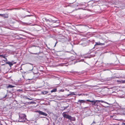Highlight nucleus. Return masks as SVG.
I'll list each match as a JSON object with an SVG mask.
<instances>
[{
    "label": "nucleus",
    "mask_w": 125,
    "mask_h": 125,
    "mask_svg": "<svg viewBox=\"0 0 125 125\" xmlns=\"http://www.w3.org/2000/svg\"><path fill=\"white\" fill-rule=\"evenodd\" d=\"M53 19L51 18L49 19H47L45 18H43L42 19L44 21H46V22H52L53 23H59V21L57 20H54V18H55L53 17Z\"/></svg>",
    "instance_id": "1"
},
{
    "label": "nucleus",
    "mask_w": 125,
    "mask_h": 125,
    "mask_svg": "<svg viewBox=\"0 0 125 125\" xmlns=\"http://www.w3.org/2000/svg\"><path fill=\"white\" fill-rule=\"evenodd\" d=\"M19 118L18 121L20 122H23L27 121L26 118V115L24 114H21L19 115Z\"/></svg>",
    "instance_id": "2"
},
{
    "label": "nucleus",
    "mask_w": 125,
    "mask_h": 125,
    "mask_svg": "<svg viewBox=\"0 0 125 125\" xmlns=\"http://www.w3.org/2000/svg\"><path fill=\"white\" fill-rule=\"evenodd\" d=\"M65 112H63L62 114V115L64 118H66L70 120V118H71V116L65 114Z\"/></svg>",
    "instance_id": "3"
},
{
    "label": "nucleus",
    "mask_w": 125,
    "mask_h": 125,
    "mask_svg": "<svg viewBox=\"0 0 125 125\" xmlns=\"http://www.w3.org/2000/svg\"><path fill=\"white\" fill-rule=\"evenodd\" d=\"M86 101L84 100H79L78 101V102L76 103L81 105V104L84 103Z\"/></svg>",
    "instance_id": "4"
},
{
    "label": "nucleus",
    "mask_w": 125,
    "mask_h": 125,
    "mask_svg": "<svg viewBox=\"0 0 125 125\" xmlns=\"http://www.w3.org/2000/svg\"><path fill=\"white\" fill-rule=\"evenodd\" d=\"M37 112H38L39 114L40 115H43L45 116H47V114L40 110L38 111Z\"/></svg>",
    "instance_id": "5"
},
{
    "label": "nucleus",
    "mask_w": 125,
    "mask_h": 125,
    "mask_svg": "<svg viewBox=\"0 0 125 125\" xmlns=\"http://www.w3.org/2000/svg\"><path fill=\"white\" fill-rule=\"evenodd\" d=\"M86 101L89 102H92V105L93 106H96V104L94 100L93 101H91L89 100H86Z\"/></svg>",
    "instance_id": "6"
},
{
    "label": "nucleus",
    "mask_w": 125,
    "mask_h": 125,
    "mask_svg": "<svg viewBox=\"0 0 125 125\" xmlns=\"http://www.w3.org/2000/svg\"><path fill=\"white\" fill-rule=\"evenodd\" d=\"M95 44L94 45V46H95L97 45H104V43H102L100 42H95Z\"/></svg>",
    "instance_id": "7"
},
{
    "label": "nucleus",
    "mask_w": 125,
    "mask_h": 125,
    "mask_svg": "<svg viewBox=\"0 0 125 125\" xmlns=\"http://www.w3.org/2000/svg\"><path fill=\"white\" fill-rule=\"evenodd\" d=\"M117 82L120 83H125V80H117Z\"/></svg>",
    "instance_id": "8"
},
{
    "label": "nucleus",
    "mask_w": 125,
    "mask_h": 125,
    "mask_svg": "<svg viewBox=\"0 0 125 125\" xmlns=\"http://www.w3.org/2000/svg\"><path fill=\"white\" fill-rule=\"evenodd\" d=\"M69 120H70V122L71 121H75V117H72L71 116V118H70Z\"/></svg>",
    "instance_id": "9"
},
{
    "label": "nucleus",
    "mask_w": 125,
    "mask_h": 125,
    "mask_svg": "<svg viewBox=\"0 0 125 125\" xmlns=\"http://www.w3.org/2000/svg\"><path fill=\"white\" fill-rule=\"evenodd\" d=\"M14 87L15 86H13L12 85L9 84V85L7 86V88H12Z\"/></svg>",
    "instance_id": "10"
},
{
    "label": "nucleus",
    "mask_w": 125,
    "mask_h": 125,
    "mask_svg": "<svg viewBox=\"0 0 125 125\" xmlns=\"http://www.w3.org/2000/svg\"><path fill=\"white\" fill-rule=\"evenodd\" d=\"M6 63L8 64L10 66H11L13 65V64L11 62H7Z\"/></svg>",
    "instance_id": "11"
},
{
    "label": "nucleus",
    "mask_w": 125,
    "mask_h": 125,
    "mask_svg": "<svg viewBox=\"0 0 125 125\" xmlns=\"http://www.w3.org/2000/svg\"><path fill=\"white\" fill-rule=\"evenodd\" d=\"M57 91V89L56 88H54L51 91V92L52 93L53 92H56Z\"/></svg>",
    "instance_id": "12"
},
{
    "label": "nucleus",
    "mask_w": 125,
    "mask_h": 125,
    "mask_svg": "<svg viewBox=\"0 0 125 125\" xmlns=\"http://www.w3.org/2000/svg\"><path fill=\"white\" fill-rule=\"evenodd\" d=\"M24 99H28L30 100H32V99L29 98L27 97L26 96H24L23 97Z\"/></svg>",
    "instance_id": "13"
},
{
    "label": "nucleus",
    "mask_w": 125,
    "mask_h": 125,
    "mask_svg": "<svg viewBox=\"0 0 125 125\" xmlns=\"http://www.w3.org/2000/svg\"><path fill=\"white\" fill-rule=\"evenodd\" d=\"M99 102H101L102 103H106V104H109L108 103H107V102H105V101H103V100H99Z\"/></svg>",
    "instance_id": "14"
},
{
    "label": "nucleus",
    "mask_w": 125,
    "mask_h": 125,
    "mask_svg": "<svg viewBox=\"0 0 125 125\" xmlns=\"http://www.w3.org/2000/svg\"><path fill=\"white\" fill-rule=\"evenodd\" d=\"M48 92L46 91H43L42 92L43 94H47L48 93Z\"/></svg>",
    "instance_id": "15"
},
{
    "label": "nucleus",
    "mask_w": 125,
    "mask_h": 125,
    "mask_svg": "<svg viewBox=\"0 0 125 125\" xmlns=\"http://www.w3.org/2000/svg\"><path fill=\"white\" fill-rule=\"evenodd\" d=\"M95 102L96 104V106H98L97 104L99 102V100H95Z\"/></svg>",
    "instance_id": "16"
},
{
    "label": "nucleus",
    "mask_w": 125,
    "mask_h": 125,
    "mask_svg": "<svg viewBox=\"0 0 125 125\" xmlns=\"http://www.w3.org/2000/svg\"><path fill=\"white\" fill-rule=\"evenodd\" d=\"M28 104H35V102H28Z\"/></svg>",
    "instance_id": "17"
},
{
    "label": "nucleus",
    "mask_w": 125,
    "mask_h": 125,
    "mask_svg": "<svg viewBox=\"0 0 125 125\" xmlns=\"http://www.w3.org/2000/svg\"><path fill=\"white\" fill-rule=\"evenodd\" d=\"M0 57H2L3 58L6 59V58H5V55H0Z\"/></svg>",
    "instance_id": "18"
},
{
    "label": "nucleus",
    "mask_w": 125,
    "mask_h": 125,
    "mask_svg": "<svg viewBox=\"0 0 125 125\" xmlns=\"http://www.w3.org/2000/svg\"><path fill=\"white\" fill-rule=\"evenodd\" d=\"M70 94L71 95H75V93L74 92H70Z\"/></svg>",
    "instance_id": "19"
},
{
    "label": "nucleus",
    "mask_w": 125,
    "mask_h": 125,
    "mask_svg": "<svg viewBox=\"0 0 125 125\" xmlns=\"http://www.w3.org/2000/svg\"><path fill=\"white\" fill-rule=\"evenodd\" d=\"M68 106H69V105H68L66 106L63 107V110H64L67 109L68 108Z\"/></svg>",
    "instance_id": "20"
},
{
    "label": "nucleus",
    "mask_w": 125,
    "mask_h": 125,
    "mask_svg": "<svg viewBox=\"0 0 125 125\" xmlns=\"http://www.w3.org/2000/svg\"><path fill=\"white\" fill-rule=\"evenodd\" d=\"M76 26H87L86 25H82V24H78V25H76Z\"/></svg>",
    "instance_id": "21"
},
{
    "label": "nucleus",
    "mask_w": 125,
    "mask_h": 125,
    "mask_svg": "<svg viewBox=\"0 0 125 125\" xmlns=\"http://www.w3.org/2000/svg\"><path fill=\"white\" fill-rule=\"evenodd\" d=\"M5 15H4L2 17H4V18H7V16H6L5 15V14H4Z\"/></svg>",
    "instance_id": "22"
},
{
    "label": "nucleus",
    "mask_w": 125,
    "mask_h": 125,
    "mask_svg": "<svg viewBox=\"0 0 125 125\" xmlns=\"http://www.w3.org/2000/svg\"><path fill=\"white\" fill-rule=\"evenodd\" d=\"M31 15H26V16H24L23 18H25L26 17H29V16H31Z\"/></svg>",
    "instance_id": "23"
},
{
    "label": "nucleus",
    "mask_w": 125,
    "mask_h": 125,
    "mask_svg": "<svg viewBox=\"0 0 125 125\" xmlns=\"http://www.w3.org/2000/svg\"><path fill=\"white\" fill-rule=\"evenodd\" d=\"M33 79L32 78L31 79H27L26 80H31Z\"/></svg>",
    "instance_id": "24"
},
{
    "label": "nucleus",
    "mask_w": 125,
    "mask_h": 125,
    "mask_svg": "<svg viewBox=\"0 0 125 125\" xmlns=\"http://www.w3.org/2000/svg\"><path fill=\"white\" fill-rule=\"evenodd\" d=\"M4 14H0V16H2Z\"/></svg>",
    "instance_id": "25"
},
{
    "label": "nucleus",
    "mask_w": 125,
    "mask_h": 125,
    "mask_svg": "<svg viewBox=\"0 0 125 125\" xmlns=\"http://www.w3.org/2000/svg\"><path fill=\"white\" fill-rule=\"evenodd\" d=\"M22 90H18V91L19 92H21L22 91Z\"/></svg>",
    "instance_id": "26"
},
{
    "label": "nucleus",
    "mask_w": 125,
    "mask_h": 125,
    "mask_svg": "<svg viewBox=\"0 0 125 125\" xmlns=\"http://www.w3.org/2000/svg\"><path fill=\"white\" fill-rule=\"evenodd\" d=\"M7 96V95H5V96H4L3 97V98H5V97H6V96Z\"/></svg>",
    "instance_id": "27"
},
{
    "label": "nucleus",
    "mask_w": 125,
    "mask_h": 125,
    "mask_svg": "<svg viewBox=\"0 0 125 125\" xmlns=\"http://www.w3.org/2000/svg\"><path fill=\"white\" fill-rule=\"evenodd\" d=\"M83 4H82L81 3H80V4H79V5H78L77 6H78V5H82Z\"/></svg>",
    "instance_id": "28"
},
{
    "label": "nucleus",
    "mask_w": 125,
    "mask_h": 125,
    "mask_svg": "<svg viewBox=\"0 0 125 125\" xmlns=\"http://www.w3.org/2000/svg\"><path fill=\"white\" fill-rule=\"evenodd\" d=\"M122 125H125V123H123L122 124Z\"/></svg>",
    "instance_id": "29"
},
{
    "label": "nucleus",
    "mask_w": 125,
    "mask_h": 125,
    "mask_svg": "<svg viewBox=\"0 0 125 125\" xmlns=\"http://www.w3.org/2000/svg\"><path fill=\"white\" fill-rule=\"evenodd\" d=\"M93 123H95V122H94H94H93V123H92L91 124V125H92L93 124Z\"/></svg>",
    "instance_id": "30"
},
{
    "label": "nucleus",
    "mask_w": 125,
    "mask_h": 125,
    "mask_svg": "<svg viewBox=\"0 0 125 125\" xmlns=\"http://www.w3.org/2000/svg\"><path fill=\"white\" fill-rule=\"evenodd\" d=\"M71 95V94H70V93L69 94L67 95V96H69L70 95Z\"/></svg>",
    "instance_id": "31"
},
{
    "label": "nucleus",
    "mask_w": 125,
    "mask_h": 125,
    "mask_svg": "<svg viewBox=\"0 0 125 125\" xmlns=\"http://www.w3.org/2000/svg\"><path fill=\"white\" fill-rule=\"evenodd\" d=\"M33 69V67H32V69H31L30 70L31 71Z\"/></svg>",
    "instance_id": "32"
},
{
    "label": "nucleus",
    "mask_w": 125,
    "mask_h": 125,
    "mask_svg": "<svg viewBox=\"0 0 125 125\" xmlns=\"http://www.w3.org/2000/svg\"><path fill=\"white\" fill-rule=\"evenodd\" d=\"M57 42H56L55 43V44H56Z\"/></svg>",
    "instance_id": "33"
},
{
    "label": "nucleus",
    "mask_w": 125,
    "mask_h": 125,
    "mask_svg": "<svg viewBox=\"0 0 125 125\" xmlns=\"http://www.w3.org/2000/svg\"><path fill=\"white\" fill-rule=\"evenodd\" d=\"M67 90V91H69V90H67H67Z\"/></svg>",
    "instance_id": "34"
},
{
    "label": "nucleus",
    "mask_w": 125,
    "mask_h": 125,
    "mask_svg": "<svg viewBox=\"0 0 125 125\" xmlns=\"http://www.w3.org/2000/svg\"><path fill=\"white\" fill-rule=\"evenodd\" d=\"M62 90V92H63L64 91V90Z\"/></svg>",
    "instance_id": "35"
},
{
    "label": "nucleus",
    "mask_w": 125,
    "mask_h": 125,
    "mask_svg": "<svg viewBox=\"0 0 125 125\" xmlns=\"http://www.w3.org/2000/svg\"><path fill=\"white\" fill-rule=\"evenodd\" d=\"M29 63V64H31V65H32V64L30 63Z\"/></svg>",
    "instance_id": "36"
},
{
    "label": "nucleus",
    "mask_w": 125,
    "mask_h": 125,
    "mask_svg": "<svg viewBox=\"0 0 125 125\" xmlns=\"http://www.w3.org/2000/svg\"><path fill=\"white\" fill-rule=\"evenodd\" d=\"M56 45V44H55V45H54V47H55V46Z\"/></svg>",
    "instance_id": "37"
},
{
    "label": "nucleus",
    "mask_w": 125,
    "mask_h": 125,
    "mask_svg": "<svg viewBox=\"0 0 125 125\" xmlns=\"http://www.w3.org/2000/svg\"><path fill=\"white\" fill-rule=\"evenodd\" d=\"M56 45V44H55V45H54V47H55V46Z\"/></svg>",
    "instance_id": "38"
},
{
    "label": "nucleus",
    "mask_w": 125,
    "mask_h": 125,
    "mask_svg": "<svg viewBox=\"0 0 125 125\" xmlns=\"http://www.w3.org/2000/svg\"><path fill=\"white\" fill-rule=\"evenodd\" d=\"M81 95V94H79V95H79V96H80V95Z\"/></svg>",
    "instance_id": "39"
},
{
    "label": "nucleus",
    "mask_w": 125,
    "mask_h": 125,
    "mask_svg": "<svg viewBox=\"0 0 125 125\" xmlns=\"http://www.w3.org/2000/svg\"><path fill=\"white\" fill-rule=\"evenodd\" d=\"M33 54H36V53H33Z\"/></svg>",
    "instance_id": "40"
},
{
    "label": "nucleus",
    "mask_w": 125,
    "mask_h": 125,
    "mask_svg": "<svg viewBox=\"0 0 125 125\" xmlns=\"http://www.w3.org/2000/svg\"><path fill=\"white\" fill-rule=\"evenodd\" d=\"M22 76L24 78V77L23 76Z\"/></svg>",
    "instance_id": "41"
}]
</instances>
